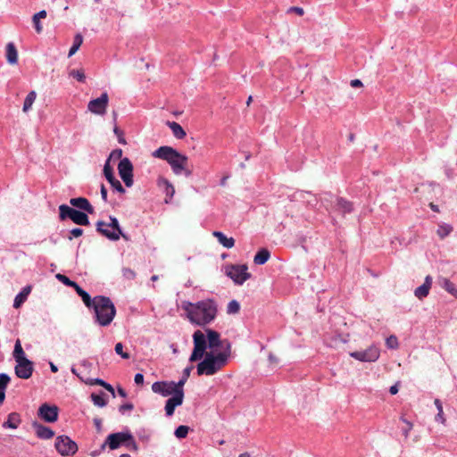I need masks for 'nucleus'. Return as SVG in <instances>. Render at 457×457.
<instances>
[{
    "mask_svg": "<svg viewBox=\"0 0 457 457\" xmlns=\"http://www.w3.org/2000/svg\"><path fill=\"white\" fill-rule=\"evenodd\" d=\"M183 310L188 320L196 326L204 327L213 321L217 316L218 305L213 299H204L196 303L183 302Z\"/></svg>",
    "mask_w": 457,
    "mask_h": 457,
    "instance_id": "1",
    "label": "nucleus"
},
{
    "mask_svg": "<svg viewBox=\"0 0 457 457\" xmlns=\"http://www.w3.org/2000/svg\"><path fill=\"white\" fill-rule=\"evenodd\" d=\"M206 335L201 330H196L193 334L194 349L189 357L190 362L200 361L207 348L211 351L221 346L220 335L213 329H206Z\"/></svg>",
    "mask_w": 457,
    "mask_h": 457,
    "instance_id": "2",
    "label": "nucleus"
},
{
    "mask_svg": "<svg viewBox=\"0 0 457 457\" xmlns=\"http://www.w3.org/2000/svg\"><path fill=\"white\" fill-rule=\"evenodd\" d=\"M153 157L166 161L175 175H185L187 178L192 175V170L187 168V156L180 154L169 145L160 146L152 153Z\"/></svg>",
    "mask_w": 457,
    "mask_h": 457,
    "instance_id": "3",
    "label": "nucleus"
},
{
    "mask_svg": "<svg viewBox=\"0 0 457 457\" xmlns=\"http://www.w3.org/2000/svg\"><path fill=\"white\" fill-rule=\"evenodd\" d=\"M87 308L93 310L95 323L101 327L109 326L116 315V308L113 303L104 295L95 296Z\"/></svg>",
    "mask_w": 457,
    "mask_h": 457,
    "instance_id": "4",
    "label": "nucleus"
},
{
    "mask_svg": "<svg viewBox=\"0 0 457 457\" xmlns=\"http://www.w3.org/2000/svg\"><path fill=\"white\" fill-rule=\"evenodd\" d=\"M229 352H219L214 353L213 351L205 352L202 361L196 366L198 376H212L218 373L228 361Z\"/></svg>",
    "mask_w": 457,
    "mask_h": 457,
    "instance_id": "5",
    "label": "nucleus"
},
{
    "mask_svg": "<svg viewBox=\"0 0 457 457\" xmlns=\"http://www.w3.org/2000/svg\"><path fill=\"white\" fill-rule=\"evenodd\" d=\"M13 358L16 361L15 375L22 379L29 378L33 374L34 364L26 357L19 339L15 342Z\"/></svg>",
    "mask_w": 457,
    "mask_h": 457,
    "instance_id": "6",
    "label": "nucleus"
},
{
    "mask_svg": "<svg viewBox=\"0 0 457 457\" xmlns=\"http://www.w3.org/2000/svg\"><path fill=\"white\" fill-rule=\"evenodd\" d=\"M225 274L236 285L242 286L247 279L251 278L246 264H230L225 266Z\"/></svg>",
    "mask_w": 457,
    "mask_h": 457,
    "instance_id": "7",
    "label": "nucleus"
},
{
    "mask_svg": "<svg viewBox=\"0 0 457 457\" xmlns=\"http://www.w3.org/2000/svg\"><path fill=\"white\" fill-rule=\"evenodd\" d=\"M59 217L62 220L71 219L77 225H89V219L87 213L73 209L66 204H61L59 206Z\"/></svg>",
    "mask_w": 457,
    "mask_h": 457,
    "instance_id": "8",
    "label": "nucleus"
},
{
    "mask_svg": "<svg viewBox=\"0 0 457 457\" xmlns=\"http://www.w3.org/2000/svg\"><path fill=\"white\" fill-rule=\"evenodd\" d=\"M54 446L62 456L73 455L78 451L77 444L64 435L56 437Z\"/></svg>",
    "mask_w": 457,
    "mask_h": 457,
    "instance_id": "9",
    "label": "nucleus"
},
{
    "mask_svg": "<svg viewBox=\"0 0 457 457\" xmlns=\"http://www.w3.org/2000/svg\"><path fill=\"white\" fill-rule=\"evenodd\" d=\"M152 391L164 397L173 396L178 393H184V390H179L174 381H156L152 385Z\"/></svg>",
    "mask_w": 457,
    "mask_h": 457,
    "instance_id": "10",
    "label": "nucleus"
},
{
    "mask_svg": "<svg viewBox=\"0 0 457 457\" xmlns=\"http://www.w3.org/2000/svg\"><path fill=\"white\" fill-rule=\"evenodd\" d=\"M118 171L125 186L130 187L133 186V164L128 157L121 158L118 164Z\"/></svg>",
    "mask_w": 457,
    "mask_h": 457,
    "instance_id": "11",
    "label": "nucleus"
},
{
    "mask_svg": "<svg viewBox=\"0 0 457 457\" xmlns=\"http://www.w3.org/2000/svg\"><path fill=\"white\" fill-rule=\"evenodd\" d=\"M379 348L375 345H371L365 350L350 353L352 358L365 362L376 361L379 358Z\"/></svg>",
    "mask_w": 457,
    "mask_h": 457,
    "instance_id": "12",
    "label": "nucleus"
},
{
    "mask_svg": "<svg viewBox=\"0 0 457 457\" xmlns=\"http://www.w3.org/2000/svg\"><path fill=\"white\" fill-rule=\"evenodd\" d=\"M128 439H131V433L129 429L121 432L110 434L103 445V448L108 445L111 450H115L120 445H125Z\"/></svg>",
    "mask_w": 457,
    "mask_h": 457,
    "instance_id": "13",
    "label": "nucleus"
},
{
    "mask_svg": "<svg viewBox=\"0 0 457 457\" xmlns=\"http://www.w3.org/2000/svg\"><path fill=\"white\" fill-rule=\"evenodd\" d=\"M109 103V96L106 92H104L99 97L92 99L87 104V110L96 115H104Z\"/></svg>",
    "mask_w": 457,
    "mask_h": 457,
    "instance_id": "14",
    "label": "nucleus"
},
{
    "mask_svg": "<svg viewBox=\"0 0 457 457\" xmlns=\"http://www.w3.org/2000/svg\"><path fill=\"white\" fill-rule=\"evenodd\" d=\"M59 409L55 405L43 403L38 409V416L46 422L53 423L58 420Z\"/></svg>",
    "mask_w": 457,
    "mask_h": 457,
    "instance_id": "15",
    "label": "nucleus"
},
{
    "mask_svg": "<svg viewBox=\"0 0 457 457\" xmlns=\"http://www.w3.org/2000/svg\"><path fill=\"white\" fill-rule=\"evenodd\" d=\"M184 401V393H178L173 396H170L165 403V413L166 416L170 417L174 414L175 409L180 406Z\"/></svg>",
    "mask_w": 457,
    "mask_h": 457,
    "instance_id": "16",
    "label": "nucleus"
},
{
    "mask_svg": "<svg viewBox=\"0 0 457 457\" xmlns=\"http://www.w3.org/2000/svg\"><path fill=\"white\" fill-rule=\"evenodd\" d=\"M96 231L100 233L104 237L108 238L111 241H117L120 239L118 233H115V230L110 228L107 225V222L103 220H98L96 224Z\"/></svg>",
    "mask_w": 457,
    "mask_h": 457,
    "instance_id": "17",
    "label": "nucleus"
},
{
    "mask_svg": "<svg viewBox=\"0 0 457 457\" xmlns=\"http://www.w3.org/2000/svg\"><path fill=\"white\" fill-rule=\"evenodd\" d=\"M157 186L164 192L166 195L165 202L169 203L173 198L175 194L174 186L163 177H159L157 179Z\"/></svg>",
    "mask_w": 457,
    "mask_h": 457,
    "instance_id": "18",
    "label": "nucleus"
},
{
    "mask_svg": "<svg viewBox=\"0 0 457 457\" xmlns=\"http://www.w3.org/2000/svg\"><path fill=\"white\" fill-rule=\"evenodd\" d=\"M332 209L343 215L351 213L353 211V203L342 197L336 198Z\"/></svg>",
    "mask_w": 457,
    "mask_h": 457,
    "instance_id": "19",
    "label": "nucleus"
},
{
    "mask_svg": "<svg viewBox=\"0 0 457 457\" xmlns=\"http://www.w3.org/2000/svg\"><path fill=\"white\" fill-rule=\"evenodd\" d=\"M432 281L433 278L430 275L426 276L424 283L414 290V295L420 300L426 298L429 294Z\"/></svg>",
    "mask_w": 457,
    "mask_h": 457,
    "instance_id": "20",
    "label": "nucleus"
},
{
    "mask_svg": "<svg viewBox=\"0 0 457 457\" xmlns=\"http://www.w3.org/2000/svg\"><path fill=\"white\" fill-rule=\"evenodd\" d=\"M70 204L79 210L87 212V213L92 214L94 212V207L85 197L71 198L70 200Z\"/></svg>",
    "mask_w": 457,
    "mask_h": 457,
    "instance_id": "21",
    "label": "nucleus"
},
{
    "mask_svg": "<svg viewBox=\"0 0 457 457\" xmlns=\"http://www.w3.org/2000/svg\"><path fill=\"white\" fill-rule=\"evenodd\" d=\"M36 435L40 439H50L54 436V432L48 427H46L37 422H34L32 424Z\"/></svg>",
    "mask_w": 457,
    "mask_h": 457,
    "instance_id": "22",
    "label": "nucleus"
},
{
    "mask_svg": "<svg viewBox=\"0 0 457 457\" xmlns=\"http://www.w3.org/2000/svg\"><path fill=\"white\" fill-rule=\"evenodd\" d=\"M32 287L28 285L25 286L21 291L15 296L13 301V308H20L28 299V296L31 293Z\"/></svg>",
    "mask_w": 457,
    "mask_h": 457,
    "instance_id": "23",
    "label": "nucleus"
},
{
    "mask_svg": "<svg viewBox=\"0 0 457 457\" xmlns=\"http://www.w3.org/2000/svg\"><path fill=\"white\" fill-rule=\"evenodd\" d=\"M438 285L444 288L450 295L457 298V286L453 283L449 278L439 277L437 278Z\"/></svg>",
    "mask_w": 457,
    "mask_h": 457,
    "instance_id": "24",
    "label": "nucleus"
},
{
    "mask_svg": "<svg viewBox=\"0 0 457 457\" xmlns=\"http://www.w3.org/2000/svg\"><path fill=\"white\" fill-rule=\"evenodd\" d=\"M213 237L217 238L218 242L224 247L229 249L235 245V239L233 237H228L224 233L220 231H213Z\"/></svg>",
    "mask_w": 457,
    "mask_h": 457,
    "instance_id": "25",
    "label": "nucleus"
},
{
    "mask_svg": "<svg viewBox=\"0 0 457 457\" xmlns=\"http://www.w3.org/2000/svg\"><path fill=\"white\" fill-rule=\"evenodd\" d=\"M20 423V414L17 412H11L7 417V420L3 423V428L15 429L18 428Z\"/></svg>",
    "mask_w": 457,
    "mask_h": 457,
    "instance_id": "26",
    "label": "nucleus"
},
{
    "mask_svg": "<svg viewBox=\"0 0 457 457\" xmlns=\"http://www.w3.org/2000/svg\"><path fill=\"white\" fill-rule=\"evenodd\" d=\"M270 257V251L266 248H262L254 255L253 262L256 265H262L268 262Z\"/></svg>",
    "mask_w": 457,
    "mask_h": 457,
    "instance_id": "27",
    "label": "nucleus"
},
{
    "mask_svg": "<svg viewBox=\"0 0 457 457\" xmlns=\"http://www.w3.org/2000/svg\"><path fill=\"white\" fill-rule=\"evenodd\" d=\"M6 59L11 64H15L18 61V52L12 42L8 43L6 46Z\"/></svg>",
    "mask_w": 457,
    "mask_h": 457,
    "instance_id": "28",
    "label": "nucleus"
},
{
    "mask_svg": "<svg viewBox=\"0 0 457 457\" xmlns=\"http://www.w3.org/2000/svg\"><path fill=\"white\" fill-rule=\"evenodd\" d=\"M169 128L171 129L173 136L178 139H182L186 137L184 129L176 121H169Z\"/></svg>",
    "mask_w": 457,
    "mask_h": 457,
    "instance_id": "29",
    "label": "nucleus"
},
{
    "mask_svg": "<svg viewBox=\"0 0 457 457\" xmlns=\"http://www.w3.org/2000/svg\"><path fill=\"white\" fill-rule=\"evenodd\" d=\"M72 288H74L76 293L81 297L84 304L87 307L90 306V304L93 301V298H91L89 294L87 291H85L81 287H79V285L78 283H75V287H72Z\"/></svg>",
    "mask_w": 457,
    "mask_h": 457,
    "instance_id": "30",
    "label": "nucleus"
},
{
    "mask_svg": "<svg viewBox=\"0 0 457 457\" xmlns=\"http://www.w3.org/2000/svg\"><path fill=\"white\" fill-rule=\"evenodd\" d=\"M109 220L110 222H107V225L110 228L115 230V233H118L120 237H122L125 240H129L128 236L122 233L118 219L114 216H110Z\"/></svg>",
    "mask_w": 457,
    "mask_h": 457,
    "instance_id": "31",
    "label": "nucleus"
},
{
    "mask_svg": "<svg viewBox=\"0 0 457 457\" xmlns=\"http://www.w3.org/2000/svg\"><path fill=\"white\" fill-rule=\"evenodd\" d=\"M46 17V12L45 10H41L32 17V21L35 27V29L37 33H40L42 31V25L40 23L41 19H44Z\"/></svg>",
    "mask_w": 457,
    "mask_h": 457,
    "instance_id": "32",
    "label": "nucleus"
},
{
    "mask_svg": "<svg viewBox=\"0 0 457 457\" xmlns=\"http://www.w3.org/2000/svg\"><path fill=\"white\" fill-rule=\"evenodd\" d=\"M86 383L88 385H91V386H93V385L101 386L114 395V389H113L112 386L111 384L105 382L102 378H90L87 381H86Z\"/></svg>",
    "mask_w": 457,
    "mask_h": 457,
    "instance_id": "33",
    "label": "nucleus"
},
{
    "mask_svg": "<svg viewBox=\"0 0 457 457\" xmlns=\"http://www.w3.org/2000/svg\"><path fill=\"white\" fill-rule=\"evenodd\" d=\"M36 97H37V93L34 90L30 91L27 95V96L24 100V103H23V107H22V111L24 112H28L31 109V107L36 100Z\"/></svg>",
    "mask_w": 457,
    "mask_h": 457,
    "instance_id": "34",
    "label": "nucleus"
},
{
    "mask_svg": "<svg viewBox=\"0 0 457 457\" xmlns=\"http://www.w3.org/2000/svg\"><path fill=\"white\" fill-rule=\"evenodd\" d=\"M92 402L95 405L98 407H104L107 404V400L105 399V394L100 393V394H91L90 395Z\"/></svg>",
    "mask_w": 457,
    "mask_h": 457,
    "instance_id": "35",
    "label": "nucleus"
},
{
    "mask_svg": "<svg viewBox=\"0 0 457 457\" xmlns=\"http://www.w3.org/2000/svg\"><path fill=\"white\" fill-rule=\"evenodd\" d=\"M83 43V37L80 34H76L73 39V44L69 50L68 56L71 57L79 49Z\"/></svg>",
    "mask_w": 457,
    "mask_h": 457,
    "instance_id": "36",
    "label": "nucleus"
},
{
    "mask_svg": "<svg viewBox=\"0 0 457 457\" xmlns=\"http://www.w3.org/2000/svg\"><path fill=\"white\" fill-rule=\"evenodd\" d=\"M193 365L187 366L183 370L182 377L181 378L176 382L177 386H179V390H184V385L186 384L187 378L190 376L191 370H193Z\"/></svg>",
    "mask_w": 457,
    "mask_h": 457,
    "instance_id": "37",
    "label": "nucleus"
},
{
    "mask_svg": "<svg viewBox=\"0 0 457 457\" xmlns=\"http://www.w3.org/2000/svg\"><path fill=\"white\" fill-rule=\"evenodd\" d=\"M434 403H435V405L436 407V410H437V414L435 417V420L436 422L445 424V418L444 416L442 402L439 399H436Z\"/></svg>",
    "mask_w": 457,
    "mask_h": 457,
    "instance_id": "38",
    "label": "nucleus"
},
{
    "mask_svg": "<svg viewBox=\"0 0 457 457\" xmlns=\"http://www.w3.org/2000/svg\"><path fill=\"white\" fill-rule=\"evenodd\" d=\"M453 231V227L449 224H441L437 228V235L440 238H445Z\"/></svg>",
    "mask_w": 457,
    "mask_h": 457,
    "instance_id": "39",
    "label": "nucleus"
},
{
    "mask_svg": "<svg viewBox=\"0 0 457 457\" xmlns=\"http://www.w3.org/2000/svg\"><path fill=\"white\" fill-rule=\"evenodd\" d=\"M188 431L189 428L187 426L180 425L175 429L174 435L177 438L182 439L187 437Z\"/></svg>",
    "mask_w": 457,
    "mask_h": 457,
    "instance_id": "40",
    "label": "nucleus"
},
{
    "mask_svg": "<svg viewBox=\"0 0 457 457\" xmlns=\"http://www.w3.org/2000/svg\"><path fill=\"white\" fill-rule=\"evenodd\" d=\"M10 377L6 373L0 374V393L5 395V389L10 382Z\"/></svg>",
    "mask_w": 457,
    "mask_h": 457,
    "instance_id": "41",
    "label": "nucleus"
},
{
    "mask_svg": "<svg viewBox=\"0 0 457 457\" xmlns=\"http://www.w3.org/2000/svg\"><path fill=\"white\" fill-rule=\"evenodd\" d=\"M240 311V304L237 300H231L227 306L228 314H236Z\"/></svg>",
    "mask_w": 457,
    "mask_h": 457,
    "instance_id": "42",
    "label": "nucleus"
},
{
    "mask_svg": "<svg viewBox=\"0 0 457 457\" xmlns=\"http://www.w3.org/2000/svg\"><path fill=\"white\" fill-rule=\"evenodd\" d=\"M386 345L389 349H397L399 346L398 339L395 336L392 335L389 336L386 339Z\"/></svg>",
    "mask_w": 457,
    "mask_h": 457,
    "instance_id": "43",
    "label": "nucleus"
},
{
    "mask_svg": "<svg viewBox=\"0 0 457 457\" xmlns=\"http://www.w3.org/2000/svg\"><path fill=\"white\" fill-rule=\"evenodd\" d=\"M70 76L82 83L86 80V76L83 70H72L70 71Z\"/></svg>",
    "mask_w": 457,
    "mask_h": 457,
    "instance_id": "44",
    "label": "nucleus"
},
{
    "mask_svg": "<svg viewBox=\"0 0 457 457\" xmlns=\"http://www.w3.org/2000/svg\"><path fill=\"white\" fill-rule=\"evenodd\" d=\"M115 353L120 355L122 359L128 360L130 358V355L128 352L123 350V345L121 343H117L115 345Z\"/></svg>",
    "mask_w": 457,
    "mask_h": 457,
    "instance_id": "45",
    "label": "nucleus"
},
{
    "mask_svg": "<svg viewBox=\"0 0 457 457\" xmlns=\"http://www.w3.org/2000/svg\"><path fill=\"white\" fill-rule=\"evenodd\" d=\"M401 420L405 424V427L402 428L403 435L405 438H408L409 433L412 429L413 425L411 421L407 420L403 417H401Z\"/></svg>",
    "mask_w": 457,
    "mask_h": 457,
    "instance_id": "46",
    "label": "nucleus"
},
{
    "mask_svg": "<svg viewBox=\"0 0 457 457\" xmlns=\"http://www.w3.org/2000/svg\"><path fill=\"white\" fill-rule=\"evenodd\" d=\"M56 278L61 281L62 284L68 287H75V281L71 280L67 276L62 274H57Z\"/></svg>",
    "mask_w": 457,
    "mask_h": 457,
    "instance_id": "47",
    "label": "nucleus"
},
{
    "mask_svg": "<svg viewBox=\"0 0 457 457\" xmlns=\"http://www.w3.org/2000/svg\"><path fill=\"white\" fill-rule=\"evenodd\" d=\"M134 409V405L131 403H125L119 407V412L122 415L126 414L127 411H131Z\"/></svg>",
    "mask_w": 457,
    "mask_h": 457,
    "instance_id": "48",
    "label": "nucleus"
},
{
    "mask_svg": "<svg viewBox=\"0 0 457 457\" xmlns=\"http://www.w3.org/2000/svg\"><path fill=\"white\" fill-rule=\"evenodd\" d=\"M122 275L127 279H134L136 278V272L129 268H123Z\"/></svg>",
    "mask_w": 457,
    "mask_h": 457,
    "instance_id": "49",
    "label": "nucleus"
},
{
    "mask_svg": "<svg viewBox=\"0 0 457 457\" xmlns=\"http://www.w3.org/2000/svg\"><path fill=\"white\" fill-rule=\"evenodd\" d=\"M111 186L116 190L118 191L119 193H121V194H124L125 193V188L123 187V186L121 185V183L120 182V180H118L117 179H115L113 181H112L111 183Z\"/></svg>",
    "mask_w": 457,
    "mask_h": 457,
    "instance_id": "50",
    "label": "nucleus"
},
{
    "mask_svg": "<svg viewBox=\"0 0 457 457\" xmlns=\"http://www.w3.org/2000/svg\"><path fill=\"white\" fill-rule=\"evenodd\" d=\"M125 446L127 448H129V450H132V451H135L137 452L138 447H137V445L133 437V436L131 435V439H128V443L125 444Z\"/></svg>",
    "mask_w": 457,
    "mask_h": 457,
    "instance_id": "51",
    "label": "nucleus"
},
{
    "mask_svg": "<svg viewBox=\"0 0 457 457\" xmlns=\"http://www.w3.org/2000/svg\"><path fill=\"white\" fill-rule=\"evenodd\" d=\"M71 236L68 237L69 240H71L73 237H79L82 236L83 229L79 228H74L70 231Z\"/></svg>",
    "mask_w": 457,
    "mask_h": 457,
    "instance_id": "52",
    "label": "nucleus"
},
{
    "mask_svg": "<svg viewBox=\"0 0 457 457\" xmlns=\"http://www.w3.org/2000/svg\"><path fill=\"white\" fill-rule=\"evenodd\" d=\"M112 174H114L113 170L109 163V159H107L104 166V175L106 178L107 176H111Z\"/></svg>",
    "mask_w": 457,
    "mask_h": 457,
    "instance_id": "53",
    "label": "nucleus"
},
{
    "mask_svg": "<svg viewBox=\"0 0 457 457\" xmlns=\"http://www.w3.org/2000/svg\"><path fill=\"white\" fill-rule=\"evenodd\" d=\"M121 156H122V150L121 149H115V150L111 152L108 159H109V161L111 159H112V158L113 159H120Z\"/></svg>",
    "mask_w": 457,
    "mask_h": 457,
    "instance_id": "54",
    "label": "nucleus"
},
{
    "mask_svg": "<svg viewBox=\"0 0 457 457\" xmlns=\"http://www.w3.org/2000/svg\"><path fill=\"white\" fill-rule=\"evenodd\" d=\"M113 132L115 133V135H117L119 143L126 144V141H125V139L123 137V134H122L121 130H120V129L118 127L114 128Z\"/></svg>",
    "mask_w": 457,
    "mask_h": 457,
    "instance_id": "55",
    "label": "nucleus"
},
{
    "mask_svg": "<svg viewBox=\"0 0 457 457\" xmlns=\"http://www.w3.org/2000/svg\"><path fill=\"white\" fill-rule=\"evenodd\" d=\"M134 381L137 385L144 384V375L142 373H137L134 378Z\"/></svg>",
    "mask_w": 457,
    "mask_h": 457,
    "instance_id": "56",
    "label": "nucleus"
},
{
    "mask_svg": "<svg viewBox=\"0 0 457 457\" xmlns=\"http://www.w3.org/2000/svg\"><path fill=\"white\" fill-rule=\"evenodd\" d=\"M101 197L104 200V202H107V189L105 188L104 185H101Z\"/></svg>",
    "mask_w": 457,
    "mask_h": 457,
    "instance_id": "57",
    "label": "nucleus"
},
{
    "mask_svg": "<svg viewBox=\"0 0 457 457\" xmlns=\"http://www.w3.org/2000/svg\"><path fill=\"white\" fill-rule=\"evenodd\" d=\"M350 85L353 87H361L362 86V82L360 80V79H352L351 82H350Z\"/></svg>",
    "mask_w": 457,
    "mask_h": 457,
    "instance_id": "58",
    "label": "nucleus"
},
{
    "mask_svg": "<svg viewBox=\"0 0 457 457\" xmlns=\"http://www.w3.org/2000/svg\"><path fill=\"white\" fill-rule=\"evenodd\" d=\"M94 424L97 430H101L102 428V420L98 418L94 419Z\"/></svg>",
    "mask_w": 457,
    "mask_h": 457,
    "instance_id": "59",
    "label": "nucleus"
},
{
    "mask_svg": "<svg viewBox=\"0 0 457 457\" xmlns=\"http://www.w3.org/2000/svg\"><path fill=\"white\" fill-rule=\"evenodd\" d=\"M290 11L296 12L300 16L303 14V9L301 7H291Z\"/></svg>",
    "mask_w": 457,
    "mask_h": 457,
    "instance_id": "60",
    "label": "nucleus"
},
{
    "mask_svg": "<svg viewBox=\"0 0 457 457\" xmlns=\"http://www.w3.org/2000/svg\"><path fill=\"white\" fill-rule=\"evenodd\" d=\"M389 392L391 395H395L397 394L398 392V385L397 384H395L393 385L392 386H390L389 388Z\"/></svg>",
    "mask_w": 457,
    "mask_h": 457,
    "instance_id": "61",
    "label": "nucleus"
},
{
    "mask_svg": "<svg viewBox=\"0 0 457 457\" xmlns=\"http://www.w3.org/2000/svg\"><path fill=\"white\" fill-rule=\"evenodd\" d=\"M118 394H119V395H120V396H121V397H127V393H126V391H125L123 388H121V387H119V388H118Z\"/></svg>",
    "mask_w": 457,
    "mask_h": 457,
    "instance_id": "62",
    "label": "nucleus"
},
{
    "mask_svg": "<svg viewBox=\"0 0 457 457\" xmlns=\"http://www.w3.org/2000/svg\"><path fill=\"white\" fill-rule=\"evenodd\" d=\"M50 370L52 372L55 373L58 371V368L56 365H54L53 362H50Z\"/></svg>",
    "mask_w": 457,
    "mask_h": 457,
    "instance_id": "63",
    "label": "nucleus"
},
{
    "mask_svg": "<svg viewBox=\"0 0 457 457\" xmlns=\"http://www.w3.org/2000/svg\"><path fill=\"white\" fill-rule=\"evenodd\" d=\"M228 179V176H225V177H223V178L220 179V186H223V187H224V186H226V183H227V179Z\"/></svg>",
    "mask_w": 457,
    "mask_h": 457,
    "instance_id": "64",
    "label": "nucleus"
}]
</instances>
